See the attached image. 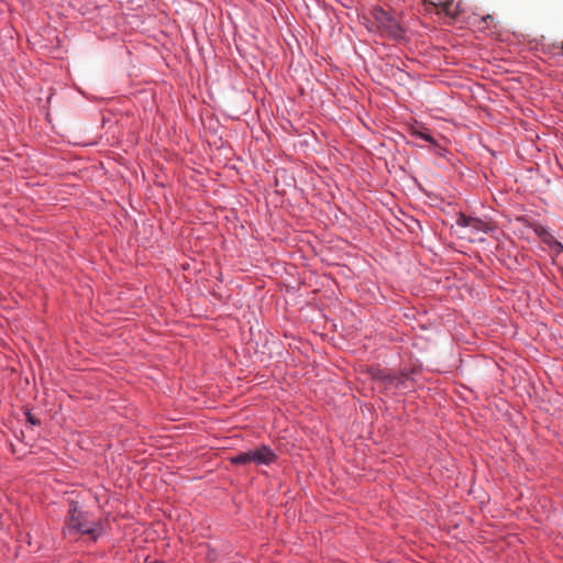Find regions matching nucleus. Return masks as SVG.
<instances>
[{
    "label": "nucleus",
    "instance_id": "obj_1",
    "mask_svg": "<svg viewBox=\"0 0 563 563\" xmlns=\"http://www.w3.org/2000/svg\"><path fill=\"white\" fill-rule=\"evenodd\" d=\"M102 532L100 522L89 520L87 514L80 511L76 503L70 504L64 533H81L97 540Z\"/></svg>",
    "mask_w": 563,
    "mask_h": 563
},
{
    "label": "nucleus",
    "instance_id": "obj_2",
    "mask_svg": "<svg viewBox=\"0 0 563 563\" xmlns=\"http://www.w3.org/2000/svg\"><path fill=\"white\" fill-rule=\"evenodd\" d=\"M249 462L256 465H269L276 461V454L266 445L247 451Z\"/></svg>",
    "mask_w": 563,
    "mask_h": 563
},
{
    "label": "nucleus",
    "instance_id": "obj_3",
    "mask_svg": "<svg viewBox=\"0 0 563 563\" xmlns=\"http://www.w3.org/2000/svg\"><path fill=\"white\" fill-rule=\"evenodd\" d=\"M376 20L378 21L379 25L384 27L388 33L393 35H397L400 31V27L393 18L388 15L387 12L383 10H378L375 14Z\"/></svg>",
    "mask_w": 563,
    "mask_h": 563
},
{
    "label": "nucleus",
    "instance_id": "obj_4",
    "mask_svg": "<svg viewBox=\"0 0 563 563\" xmlns=\"http://www.w3.org/2000/svg\"><path fill=\"white\" fill-rule=\"evenodd\" d=\"M429 1L435 7H439L442 12L453 19H455L461 12L460 3L454 2L453 0L445 1L443 3H435L433 0Z\"/></svg>",
    "mask_w": 563,
    "mask_h": 563
},
{
    "label": "nucleus",
    "instance_id": "obj_5",
    "mask_svg": "<svg viewBox=\"0 0 563 563\" xmlns=\"http://www.w3.org/2000/svg\"><path fill=\"white\" fill-rule=\"evenodd\" d=\"M410 134L412 136H416L418 139H421V140L426 141V142L430 143L431 146H438V143L434 140V137L431 135L429 129H427L423 125L411 126L410 128Z\"/></svg>",
    "mask_w": 563,
    "mask_h": 563
},
{
    "label": "nucleus",
    "instance_id": "obj_6",
    "mask_svg": "<svg viewBox=\"0 0 563 563\" xmlns=\"http://www.w3.org/2000/svg\"><path fill=\"white\" fill-rule=\"evenodd\" d=\"M249 454H247V451L246 452H241V453H238L233 456H231L229 459V461L231 462V464H234V465H246L249 464Z\"/></svg>",
    "mask_w": 563,
    "mask_h": 563
},
{
    "label": "nucleus",
    "instance_id": "obj_7",
    "mask_svg": "<svg viewBox=\"0 0 563 563\" xmlns=\"http://www.w3.org/2000/svg\"><path fill=\"white\" fill-rule=\"evenodd\" d=\"M470 222H471V219H470V218H467V217H466V216H464V214H460V217H459V219H457V221H456V223H457L459 225H462V227H467V225H470Z\"/></svg>",
    "mask_w": 563,
    "mask_h": 563
},
{
    "label": "nucleus",
    "instance_id": "obj_8",
    "mask_svg": "<svg viewBox=\"0 0 563 563\" xmlns=\"http://www.w3.org/2000/svg\"><path fill=\"white\" fill-rule=\"evenodd\" d=\"M374 377L377 379H385L387 376H385L380 371H377L376 374H374Z\"/></svg>",
    "mask_w": 563,
    "mask_h": 563
},
{
    "label": "nucleus",
    "instance_id": "obj_9",
    "mask_svg": "<svg viewBox=\"0 0 563 563\" xmlns=\"http://www.w3.org/2000/svg\"><path fill=\"white\" fill-rule=\"evenodd\" d=\"M555 246H556L559 250H563V244H562L561 242L555 241Z\"/></svg>",
    "mask_w": 563,
    "mask_h": 563
},
{
    "label": "nucleus",
    "instance_id": "obj_10",
    "mask_svg": "<svg viewBox=\"0 0 563 563\" xmlns=\"http://www.w3.org/2000/svg\"><path fill=\"white\" fill-rule=\"evenodd\" d=\"M542 233H545V229H541V232H539V235H542Z\"/></svg>",
    "mask_w": 563,
    "mask_h": 563
},
{
    "label": "nucleus",
    "instance_id": "obj_11",
    "mask_svg": "<svg viewBox=\"0 0 563 563\" xmlns=\"http://www.w3.org/2000/svg\"><path fill=\"white\" fill-rule=\"evenodd\" d=\"M561 47H562V49H563V42H562V44H561Z\"/></svg>",
    "mask_w": 563,
    "mask_h": 563
}]
</instances>
